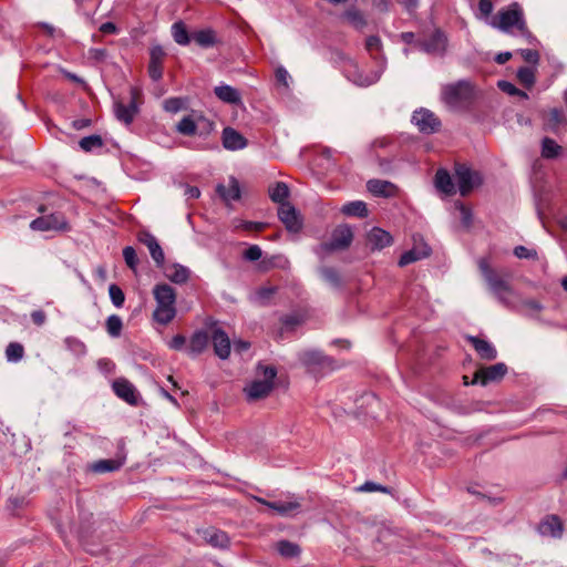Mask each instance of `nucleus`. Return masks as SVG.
Instances as JSON below:
<instances>
[{"mask_svg":"<svg viewBox=\"0 0 567 567\" xmlns=\"http://www.w3.org/2000/svg\"><path fill=\"white\" fill-rule=\"evenodd\" d=\"M276 291V287H261L257 290V296L261 300H268Z\"/></svg>","mask_w":567,"mask_h":567,"instance_id":"nucleus-64","label":"nucleus"},{"mask_svg":"<svg viewBox=\"0 0 567 567\" xmlns=\"http://www.w3.org/2000/svg\"><path fill=\"white\" fill-rule=\"evenodd\" d=\"M177 131L185 136H193L197 132V124L192 116H184L177 124Z\"/></svg>","mask_w":567,"mask_h":567,"instance_id":"nucleus-46","label":"nucleus"},{"mask_svg":"<svg viewBox=\"0 0 567 567\" xmlns=\"http://www.w3.org/2000/svg\"><path fill=\"white\" fill-rule=\"evenodd\" d=\"M258 371H261L264 379L262 381H268L270 384H275V379L277 377V369L274 365H262L258 364Z\"/></svg>","mask_w":567,"mask_h":567,"instance_id":"nucleus-57","label":"nucleus"},{"mask_svg":"<svg viewBox=\"0 0 567 567\" xmlns=\"http://www.w3.org/2000/svg\"><path fill=\"white\" fill-rule=\"evenodd\" d=\"M341 18L347 21L350 25H352L357 30H363L368 22L361 10L355 7L348 8L341 16Z\"/></svg>","mask_w":567,"mask_h":567,"instance_id":"nucleus-31","label":"nucleus"},{"mask_svg":"<svg viewBox=\"0 0 567 567\" xmlns=\"http://www.w3.org/2000/svg\"><path fill=\"white\" fill-rule=\"evenodd\" d=\"M357 491L359 492H381V493H385V494H391L392 489L388 486H384V485H381V484H378V483H374V482H365L364 484H362L361 486H359L357 488Z\"/></svg>","mask_w":567,"mask_h":567,"instance_id":"nucleus-53","label":"nucleus"},{"mask_svg":"<svg viewBox=\"0 0 567 567\" xmlns=\"http://www.w3.org/2000/svg\"><path fill=\"white\" fill-rule=\"evenodd\" d=\"M186 100L183 97H169L164 101L163 107L166 112L177 113L185 107Z\"/></svg>","mask_w":567,"mask_h":567,"instance_id":"nucleus-50","label":"nucleus"},{"mask_svg":"<svg viewBox=\"0 0 567 567\" xmlns=\"http://www.w3.org/2000/svg\"><path fill=\"white\" fill-rule=\"evenodd\" d=\"M431 251V248L426 244H424L421 249L414 247L401 255L398 265L405 267L414 261L429 257Z\"/></svg>","mask_w":567,"mask_h":567,"instance_id":"nucleus-28","label":"nucleus"},{"mask_svg":"<svg viewBox=\"0 0 567 567\" xmlns=\"http://www.w3.org/2000/svg\"><path fill=\"white\" fill-rule=\"evenodd\" d=\"M488 288L502 303L507 305V299L505 297V293H511L512 287L505 278H502L501 280L495 281L493 285L488 286Z\"/></svg>","mask_w":567,"mask_h":567,"instance_id":"nucleus-39","label":"nucleus"},{"mask_svg":"<svg viewBox=\"0 0 567 567\" xmlns=\"http://www.w3.org/2000/svg\"><path fill=\"white\" fill-rule=\"evenodd\" d=\"M31 319L35 326L41 327L45 323L47 315L43 310H34L31 312Z\"/></svg>","mask_w":567,"mask_h":567,"instance_id":"nucleus-63","label":"nucleus"},{"mask_svg":"<svg viewBox=\"0 0 567 567\" xmlns=\"http://www.w3.org/2000/svg\"><path fill=\"white\" fill-rule=\"evenodd\" d=\"M165 52L161 45H154L150 51L148 75L153 81L163 76V61Z\"/></svg>","mask_w":567,"mask_h":567,"instance_id":"nucleus-18","label":"nucleus"},{"mask_svg":"<svg viewBox=\"0 0 567 567\" xmlns=\"http://www.w3.org/2000/svg\"><path fill=\"white\" fill-rule=\"evenodd\" d=\"M519 83L527 90H530L536 82V69L533 66H520L516 73Z\"/></svg>","mask_w":567,"mask_h":567,"instance_id":"nucleus-36","label":"nucleus"},{"mask_svg":"<svg viewBox=\"0 0 567 567\" xmlns=\"http://www.w3.org/2000/svg\"><path fill=\"white\" fill-rule=\"evenodd\" d=\"M24 355V348L19 342H10L6 349L7 360L10 362H18Z\"/></svg>","mask_w":567,"mask_h":567,"instance_id":"nucleus-45","label":"nucleus"},{"mask_svg":"<svg viewBox=\"0 0 567 567\" xmlns=\"http://www.w3.org/2000/svg\"><path fill=\"white\" fill-rule=\"evenodd\" d=\"M561 152V146H559L553 138L544 137L542 141V156L545 158H556L559 156Z\"/></svg>","mask_w":567,"mask_h":567,"instance_id":"nucleus-41","label":"nucleus"},{"mask_svg":"<svg viewBox=\"0 0 567 567\" xmlns=\"http://www.w3.org/2000/svg\"><path fill=\"white\" fill-rule=\"evenodd\" d=\"M454 171L458 190L462 196H467L475 187H478L483 183L481 174L472 171L465 164L456 163Z\"/></svg>","mask_w":567,"mask_h":567,"instance_id":"nucleus-6","label":"nucleus"},{"mask_svg":"<svg viewBox=\"0 0 567 567\" xmlns=\"http://www.w3.org/2000/svg\"><path fill=\"white\" fill-rule=\"evenodd\" d=\"M192 39L196 42V44L205 49L212 48L219 43L216 31L210 28L195 31L192 34Z\"/></svg>","mask_w":567,"mask_h":567,"instance_id":"nucleus-29","label":"nucleus"},{"mask_svg":"<svg viewBox=\"0 0 567 567\" xmlns=\"http://www.w3.org/2000/svg\"><path fill=\"white\" fill-rule=\"evenodd\" d=\"M162 268L164 269L165 277L177 285L186 284L190 277V270L177 262Z\"/></svg>","mask_w":567,"mask_h":567,"instance_id":"nucleus-25","label":"nucleus"},{"mask_svg":"<svg viewBox=\"0 0 567 567\" xmlns=\"http://www.w3.org/2000/svg\"><path fill=\"white\" fill-rule=\"evenodd\" d=\"M456 207L461 212V220L464 227L470 228L473 223V214L472 210L466 207L463 203H457Z\"/></svg>","mask_w":567,"mask_h":567,"instance_id":"nucleus-56","label":"nucleus"},{"mask_svg":"<svg viewBox=\"0 0 567 567\" xmlns=\"http://www.w3.org/2000/svg\"><path fill=\"white\" fill-rule=\"evenodd\" d=\"M497 86L502 92L507 93L508 95L519 96L520 99H528V94L525 91L519 90L508 81H498Z\"/></svg>","mask_w":567,"mask_h":567,"instance_id":"nucleus-48","label":"nucleus"},{"mask_svg":"<svg viewBox=\"0 0 567 567\" xmlns=\"http://www.w3.org/2000/svg\"><path fill=\"white\" fill-rule=\"evenodd\" d=\"M185 343H186V338L182 334H176L169 341L168 347L173 350L179 351V350L184 349Z\"/></svg>","mask_w":567,"mask_h":567,"instance_id":"nucleus-60","label":"nucleus"},{"mask_svg":"<svg viewBox=\"0 0 567 567\" xmlns=\"http://www.w3.org/2000/svg\"><path fill=\"white\" fill-rule=\"evenodd\" d=\"M435 187L445 195L455 194V186L447 169L439 168L434 176Z\"/></svg>","mask_w":567,"mask_h":567,"instance_id":"nucleus-26","label":"nucleus"},{"mask_svg":"<svg viewBox=\"0 0 567 567\" xmlns=\"http://www.w3.org/2000/svg\"><path fill=\"white\" fill-rule=\"evenodd\" d=\"M210 336L205 330L195 331L189 340V344L187 347V352L190 357L195 358L203 353L209 343Z\"/></svg>","mask_w":567,"mask_h":567,"instance_id":"nucleus-23","label":"nucleus"},{"mask_svg":"<svg viewBox=\"0 0 567 567\" xmlns=\"http://www.w3.org/2000/svg\"><path fill=\"white\" fill-rule=\"evenodd\" d=\"M514 255L519 259H537L538 255L535 249H528L525 246H516L514 248Z\"/></svg>","mask_w":567,"mask_h":567,"instance_id":"nucleus-55","label":"nucleus"},{"mask_svg":"<svg viewBox=\"0 0 567 567\" xmlns=\"http://www.w3.org/2000/svg\"><path fill=\"white\" fill-rule=\"evenodd\" d=\"M157 307L153 317L162 324H168L176 316V291L167 284H158L153 289Z\"/></svg>","mask_w":567,"mask_h":567,"instance_id":"nucleus-2","label":"nucleus"},{"mask_svg":"<svg viewBox=\"0 0 567 567\" xmlns=\"http://www.w3.org/2000/svg\"><path fill=\"white\" fill-rule=\"evenodd\" d=\"M216 193L225 202L238 200L240 198L239 182L237 181L236 177L231 176L229 178V187L227 188L225 185L218 184L216 186Z\"/></svg>","mask_w":567,"mask_h":567,"instance_id":"nucleus-27","label":"nucleus"},{"mask_svg":"<svg viewBox=\"0 0 567 567\" xmlns=\"http://www.w3.org/2000/svg\"><path fill=\"white\" fill-rule=\"evenodd\" d=\"M215 95L223 102L228 104H240L241 96L238 90L230 85H219L214 89Z\"/></svg>","mask_w":567,"mask_h":567,"instance_id":"nucleus-30","label":"nucleus"},{"mask_svg":"<svg viewBox=\"0 0 567 567\" xmlns=\"http://www.w3.org/2000/svg\"><path fill=\"white\" fill-rule=\"evenodd\" d=\"M65 344L66 348L78 357L84 355L86 353L85 344L74 337L66 338Z\"/></svg>","mask_w":567,"mask_h":567,"instance_id":"nucleus-49","label":"nucleus"},{"mask_svg":"<svg viewBox=\"0 0 567 567\" xmlns=\"http://www.w3.org/2000/svg\"><path fill=\"white\" fill-rule=\"evenodd\" d=\"M368 190L377 197H393L398 192V187L389 181L370 179L367 183Z\"/></svg>","mask_w":567,"mask_h":567,"instance_id":"nucleus-22","label":"nucleus"},{"mask_svg":"<svg viewBox=\"0 0 567 567\" xmlns=\"http://www.w3.org/2000/svg\"><path fill=\"white\" fill-rule=\"evenodd\" d=\"M341 213L347 216L365 218L369 215L367 204L362 200L350 202L342 206Z\"/></svg>","mask_w":567,"mask_h":567,"instance_id":"nucleus-34","label":"nucleus"},{"mask_svg":"<svg viewBox=\"0 0 567 567\" xmlns=\"http://www.w3.org/2000/svg\"><path fill=\"white\" fill-rule=\"evenodd\" d=\"M136 238L141 244L148 248L151 257L156 266L159 268L164 267L165 255L155 236L152 235L148 230L142 229L137 231Z\"/></svg>","mask_w":567,"mask_h":567,"instance_id":"nucleus-13","label":"nucleus"},{"mask_svg":"<svg viewBox=\"0 0 567 567\" xmlns=\"http://www.w3.org/2000/svg\"><path fill=\"white\" fill-rule=\"evenodd\" d=\"M322 279L331 287L340 289L342 287V278L338 269L334 267L323 266L319 269Z\"/></svg>","mask_w":567,"mask_h":567,"instance_id":"nucleus-35","label":"nucleus"},{"mask_svg":"<svg viewBox=\"0 0 567 567\" xmlns=\"http://www.w3.org/2000/svg\"><path fill=\"white\" fill-rule=\"evenodd\" d=\"M278 217L289 233L297 234L302 229V217L291 203L279 206Z\"/></svg>","mask_w":567,"mask_h":567,"instance_id":"nucleus-11","label":"nucleus"},{"mask_svg":"<svg viewBox=\"0 0 567 567\" xmlns=\"http://www.w3.org/2000/svg\"><path fill=\"white\" fill-rule=\"evenodd\" d=\"M262 250L258 245H251L243 252V258L247 261H257L261 258Z\"/></svg>","mask_w":567,"mask_h":567,"instance_id":"nucleus-54","label":"nucleus"},{"mask_svg":"<svg viewBox=\"0 0 567 567\" xmlns=\"http://www.w3.org/2000/svg\"><path fill=\"white\" fill-rule=\"evenodd\" d=\"M223 146L229 151L243 150L247 146V138L235 128L227 126L223 130Z\"/></svg>","mask_w":567,"mask_h":567,"instance_id":"nucleus-19","label":"nucleus"},{"mask_svg":"<svg viewBox=\"0 0 567 567\" xmlns=\"http://www.w3.org/2000/svg\"><path fill=\"white\" fill-rule=\"evenodd\" d=\"M79 144L83 151L91 152L93 148L102 147L104 142L100 135L93 134L81 138Z\"/></svg>","mask_w":567,"mask_h":567,"instance_id":"nucleus-47","label":"nucleus"},{"mask_svg":"<svg viewBox=\"0 0 567 567\" xmlns=\"http://www.w3.org/2000/svg\"><path fill=\"white\" fill-rule=\"evenodd\" d=\"M172 32L176 43L187 45L190 42L189 33L183 21L175 22L172 27Z\"/></svg>","mask_w":567,"mask_h":567,"instance_id":"nucleus-42","label":"nucleus"},{"mask_svg":"<svg viewBox=\"0 0 567 567\" xmlns=\"http://www.w3.org/2000/svg\"><path fill=\"white\" fill-rule=\"evenodd\" d=\"M109 293H110V298H111L113 305L116 308H121L124 305L125 295H124L123 290L121 289V287H118L115 284H112L109 287Z\"/></svg>","mask_w":567,"mask_h":567,"instance_id":"nucleus-51","label":"nucleus"},{"mask_svg":"<svg viewBox=\"0 0 567 567\" xmlns=\"http://www.w3.org/2000/svg\"><path fill=\"white\" fill-rule=\"evenodd\" d=\"M565 122L564 111L557 107L549 110L546 124L551 131H556Z\"/></svg>","mask_w":567,"mask_h":567,"instance_id":"nucleus-44","label":"nucleus"},{"mask_svg":"<svg viewBox=\"0 0 567 567\" xmlns=\"http://www.w3.org/2000/svg\"><path fill=\"white\" fill-rule=\"evenodd\" d=\"M290 190L286 183L277 182L272 187L269 188V197L274 203L286 204V199L289 197Z\"/></svg>","mask_w":567,"mask_h":567,"instance_id":"nucleus-37","label":"nucleus"},{"mask_svg":"<svg viewBox=\"0 0 567 567\" xmlns=\"http://www.w3.org/2000/svg\"><path fill=\"white\" fill-rule=\"evenodd\" d=\"M538 530L545 536L560 537L564 530L563 522L557 515H548L540 522Z\"/></svg>","mask_w":567,"mask_h":567,"instance_id":"nucleus-24","label":"nucleus"},{"mask_svg":"<svg viewBox=\"0 0 567 567\" xmlns=\"http://www.w3.org/2000/svg\"><path fill=\"white\" fill-rule=\"evenodd\" d=\"M210 339L215 354L221 360L228 359L231 348L228 334L221 328H215Z\"/></svg>","mask_w":567,"mask_h":567,"instance_id":"nucleus-14","label":"nucleus"},{"mask_svg":"<svg viewBox=\"0 0 567 567\" xmlns=\"http://www.w3.org/2000/svg\"><path fill=\"white\" fill-rule=\"evenodd\" d=\"M123 258H124L127 267L131 270L135 271L136 267L138 265V258H137V254H136L135 249L132 246H126L123 249Z\"/></svg>","mask_w":567,"mask_h":567,"instance_id":"nucleus-52","label":"nucleus"},{"mask_svg":"<svg viewBox=\"0 0 567 567\" xmlns=\"http://www.w3.org/2000/svg\"><path fill=\"white\" fill-rule=\"evenodd\" d=\"M478 10L482 17L487 18L493 11V3L491 0H480Z\"/></svg>","mask_w":567,"mask_h":567,"instance_id":"nucleus-61","label":"nucleus"},{"mask_svg":"<svg viewBox=\"0 0 567 567\" xmlns=\"http://www.w3.org/2000/svg\"><path fill=\"white\" fill-rule=\"evenodd\" d=\"M412 123L422 134L431 135L441 130V120L430 110L421 107L413 112Z\"/></svg>","mask_w":567,"mask_h":567,"instance_id":"nucleus-7","label":"nucleus"},{"mask_svg":"<svg viewBox=\"0 0 567 567\" xmlns=\"http://www.w3.org/2000/svg\"><path fill=\"white\" fill-rule=\"evenodd\" d=\"M276 548L285 558H295L301 554V548L298 544L286 539L277 542Z\"/></svg>","mask_w":567,"mask_h":567,"instance_id":"nucleus-38","label":"nucleus"},{"mask_svg":"<svg viewBox=\"0 0 567 567\" xmlns=\"http://www.w3.org/2000/svg\"><path fill=\"white\" fill-rule=\"evenodd\" d=\"M474 97V86L466 80L447 84L442 90V101L453 111L467 110L473 103Z\"/></svg>","mask_w":567,"mask_h":567,"instance_id":"nucleus-1","label":"nucleus"},{"mask_svg":"<svg viewBox=\"0 0 567 567\" xmlns=\"http://www.w3.org/2000/svg\"><path fill=\"white\" fill-rule=\"evenodd\" d=\"M275 384H270L268 381L255 380L244 388V392L249 402L266 399L274 390Z\"/></svg>","mask_w":567,"mask_h":567,"instance_id":"nucleus-15","label":"nucleus"},{"mask_svg":"<svg viewBox=\"0 0 567 567\" xmlns=\"http://www.w3.org/2000/svg\"><path fill=\"white\" fill-rule=\"evenodd\" d=\"M508 368L505 363L498 362L488 367H483L474 373V378L471 384H477L485 386L493 382H499L507 374Z\"/></svg>","mask_w":567,"mask_h":567,"instance_id":"nucleus-9","label":"nucleus"},{"mask_svg":"<svg viewBox=\"0 0 567 567\" xmlns=\"http://www.w3.org/2000/svg\"><path fill=\"white\" fill-rule=\"evenodd\" d=\"M124 464V460H99L90 465V470L94 473H106V472H115L120 470Z\"/></svg>","mask_w":567,"mask_h":567,"instance_id":"nucleus-33","label":"nucleus"},{"mask_svg":"<svg viewBox=\"0 0 567 567\" xmlns=\"http://www.w3.org/2000/svg\"><path fill=\"white\" fill-rule=\"evenodd\" d=\"M519 53H520L522 58L524 59V61H526L527 63H530L533 65H537L540 60V55L537 50L523 49L519 51Z\"/></svg>","mask_w":567,"mask_h":567,"instance_id":"nucleus-58","label":"nucleus"},{"mask_svg":"<svg viewBox=\"0 0 567 567\" xmlns=\"http://www.w3.org/2000/svg\"><path fill=\"white\" fill-rule=\"evenodd\" d=\"M491 24L505 32L515 27L523 37H532L524 19L523 10L517 2H513L506 9L498 11Z\"/></svg>","mask_w":567,"mask_h":567,"instance_id":"nucleus-3","label":"nucleus"},{"mask_svg":"<svg viewBox=\"0 0 567 567\" xmlns=\"http://www.w3.org/2000/svg\"><path fill=\"white\" fill-rule=\"evenodd\" d=\"M447 47V37L441 29H435L429 38L417 39L416 48L429 54H444Z\"/></svg>","mask_w":567,"mask_h":567,"instance_id":"nucleus-10","label":"nucleus"},{"mask_svg":"<svg viewBox=\"0 0 567 567\" xmlns=\"http://www.w3.org/2000/svg\"><path fill=\"white\" fill-rule=\"evenodd\" d=\"M106 331L112 338L121 336L123 330V321L120 316L112 315L106 319L105 322Z\"/></svg>","mask_w":567,"mask_h":567,"instance_id":"nucleus-43","label":"nucleus"},{"mask_svg":"<svg viewBox=\"0 0 567 567\" xmlns=\"http://www.w3.org/2000/svg\"><path fill=\"white\" fill-rule=\"evenodd\" d=\"M478 268L482 272V276L484 277L485 281L487 282V286L493 285L495 281L501 280L504 278V276H501L498 272H496L491 265L488 264L487 259L482 258L478 261Z\"/></svg>","mask_w":567,"mask_h":567,"instance_id":"nucleus-40","label":"nucleus"},{"mask_svg":"<svg viewBox=\"0 0 567 567\" xmlns=\"http://www.w3.org/2000/svg\"><path fill=\"white\" fill-rule=\"evenodd\" d=\"M89 53H90V56L96 62H103V61H105V59L107 56L106 49L94 48V49H91Z\"/></svg>","mask_w":567,"mask_h":567,"instance_id":"nucleus-62","label":"nucleus"},{"mask_svg":"<svg viewBox=\"0 0 567 567\" xmlns=\"http://www.w3.org/2000/svg\"><path fill=\"white\" fill-rule=\"evenodd\" d=\"M30 228L38 231L62 230L68 228V223L62 214L54 213L33 219Z\"/></svg>","mask_w":567,"mask_h":567,"instance_id":"nucleus-12","label":"nucleus"},{"mask_svg":"<svg viewBox=\"0 0 567 567\" xmlns=\"http://www.w3.org/2000/svg\"><path fill=\"white\" fill-rule=\"evenodd\" d=\"M204 539L212 546L226 548L229 545V538L225 532L207 528L204 530Z\"/></svg>","mask_w":567,"mask_h":567,"instance_id":"nucleus-32","label":"nucleus"},{"mask_svg":"<svg viewBox=\"0 0 567 567\" xmlns=\"http://www.w3.org/2000/svg\"><path fill=\"white\" fill-rule=\"evenodd\" d=\"M353 240V233L350 226L339 225L331 234L329 241L321 243L318 254H331L337 250H344L350 247Z\"/></svg>","mask_w":567,"mask_h":567,"instance_id":"nucleus-5","label":"nucleus"},{"mask_svg":"<svg viewBox=\"0 0 567 567\" xmlns=\"http://www.w3.org/2000/svg\"><path fill=\"white\" fill-rule=\"evenodd\" d=\"M115 394L131 405L138 404V394L135 386L126 379H117L113 382Z\"/></svg>","mask_w":567,"mask_h":567,"instance_id":"nucleus-16","label":"nucleus"},{"mask_svg":"<svg viewBox=\"0 0 567 567\" xmlns=\"http://www.w3.org/2000/svg\"><path fill=\"white\" fill-rule=\"evenodd\" d=\"M130 94L131 101L127 105L121 101H116L114 103L115 117L125 125H130L134 121L135 115L138 113L137 100L141 96V91L140 89L132 86Z\"/></svg>","mask_w":567,"mask_h":567,"instance_id":"nucleus-8","label":"nucleus"},{"mask_svg":"<svg viewBox=\"0 0 567 567\" xmlns=\"http://www.w3.org/2000/svg\"><path fill=\"white\" fill-rule=\"evenodd\" d=\"M381 40L379 37L377 35H370L367 38V41H365V48L368 51L370 52H373V51H379L381 49Z\"/></svg>","mask_w":567,"mask_h":567,"instance_id":"nucleus-59","label":"nucleus"},{"mask_svg":"<svg viewBox=\"0 0 567 567\" xmlns=\"http://www.w3.org/2000/svg\"><path fill=\"white\" fill-rule=\"evenodd\" d=\"M392 241L393 238L391 234L380 227H373L367 234V246H369L372 251L381 250L390 246Z\"/></svg>","mask_w":567,"mask_h":567,"instance_id":"nucleus-17","label":"nucleus"},{"mask_svg":"<svg viewBox=\"0 0 567 567\" xmlns=\"http://www.w3.org/2000/svg\"><path fill=\"white\" fill-rule=\"evenodd\" d=\"M299 361L315 377H321L339 367L333 358L318 350L302 351L299 353Z\"/></svg>","mask_w":567,"mask_h":567,"instance_id":"nucleus-4","label":"nucleus"},{"mask_svg":"<svg viewBox=\"0 0 567 567\" xmlns=\"http://www.w3.org/2000/svg\"><path fill=\"white\" fill-rule=\"evenodd\" d=\"M258 503L266 505L268 508L275 511L280 516H291L295 512L299 511L301 504L298 501H278L269 502L264 498L257 497Z\"/></svg>","mask_w":567,"mask_h":567,"instance_id":"nucleus-21","label":"nucleus"},{"mask_svg":"<svg viewBox=\"0 0 567 567\" xmlns=\"http://www.w3.org/2000/svg\"><path fill=\"white\" fill-rule=\"evenodd\" d=\"M466 340L473 346L482 360L492 361L496 359L497 351L487 340L474 336H467Z\"/></svg>","mask_w":567,"mask_h":567,"instance_id":"nucleus-20","label":"nucleus"}]
</instances>
